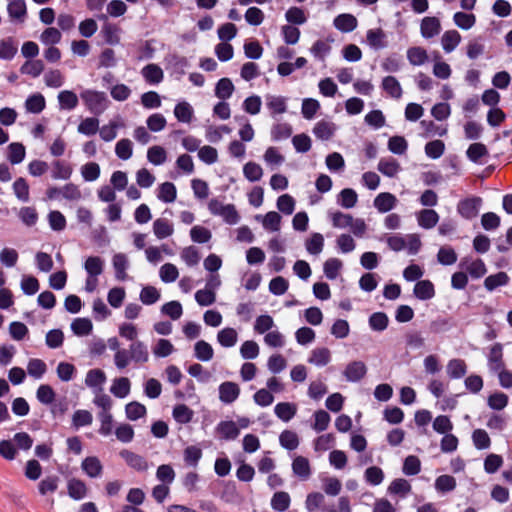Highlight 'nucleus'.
<instances>
[{"mask_svg":"<svg viewBox=\"0 0 512 512\" xmlns=\"http://www.w3.org/2000/svg\"><path fill=\"white\" fill-rule=\"evenodd\" d=\"M80 97L87 110L94 116H100L108 107V97L105 92L86 89L80 93Z\"/></svg>","mask_w":512,"mask_h":512,"instance_id":"1","label":"nucleus"},{"mask_svg":"<svg viewBox=\"0 0 512 512\" xmlns=\"http://www.w3.org/2000/svg\"><path fill=\"white\" fill-rule=\"evenodd\" d=\"M208 209L212 215L221 217L229 225H235L240 221V215L233 204H223L213 198L208 203Z\"/></svg>","mask_w":512,"mask_h":512,"instance_id":"2","label":"nucleus"},{"mask_svg":"<svg viewBox=\"0 0 512 512\" xmlns=\"http://www.w3.org/2000/svg\"><path fill=\"white\" fill-rule=\"evenodd\" d=\"M166 69L176 80H180L190 67L189 60L178 54H169L165 57Z\"/></svg>","mask_w":512,"mask_h":512,"instance_id":"3","label":"nucleus"},{"mask_svg":"<svg viewBox=\"0 0 512 512\" xmlns=\"http://www.w3.org/2000/svg\"><path fill=\"white\" fill-rule=\"evenodd\" d=\"M482 205V199L480 197H469L459 201L457 205V212L465 219L475 218Z\"/></svg>","mask_w":512,"mask_h":512,"instance_id":"4","label":"nucleus"},{"mask_svg":"<svg viewBox=\"0 0 512 512\" xmlns=\"http://www.w3.org/2000/svg\"><path fill=\"white\" fill-rule=\"evenodd\" d=\"M487 366L489 371L495 374L505 368L503 346L500 343H495L490 347L487 356Z\"/></svg>","mask_w":512,"mask_h":512,"instance_id":"5","label":"nucleus"},{"mask_svg":"<svg viewBox=\"0 0 512 512\" xmlns=\"http://www.w3.org/2000/svg\"><path fill=\"white\" fill-rule=\"evenodd\" d=\"M337 125L330 119H321L315 123L312 132L321 141L330 140L337 131Z\"/></svg>","mask_w":512,"mask_h":512,"instance_id":"6","label":"nucleus"},{"mask_svg":"<svg viewBox=\"0 0 512 512\" xmlns=\"http://www.w3.org/2000/svg\"><path fill=\"white\" fill-rule=\"evenodd\" d=\"M215 433L220 440L232 441L239 436V427L232 420L220 421L215 427Z\"/></svg>","mask_w":512,"mask_h":512,"instance_id":"7","label":"nucleus"},{"mask_svg":"<svg viewBox=\"0 0 512 512\" xmlns=\"http://www.w3.org/2000/svg\"><path fill=\"white\" fill-rule=\"evenodd\" d=\"M397 203L398 199L390 192H381L373 200V206L381 214L393 210Z\"/></svg>","mask_w":512,"mask_h":512,"instance_id":"8","label":"nucleus"},{"mask_svg":"<svg viewBox=\"0 0 512 512\" xmlns=\"http://www.w3.org/2000/svg\"><path fill=\"white\" fill-rule=\"evenodd\" d=\"M366 43L373 50H382L388 47L386 33L381 28L369 29L366 33Z\"/></svg>","mask_w":512,"mask_h":512,"instance_id":"9","label":"nucleus"},{"mask_svg":"<svg viewBox=\"0 0 512 512\" xmlns=\"http://www.w3.org/2000/svg\"><path fill=\"white\" fill-rule=\"evenodd\" d=\"M219 399L224 404L235 402L240 395V387L237 383L225 381L219 386Z\"/></svg>","mask_w":512,"mask_h":512,"instance_id":"10","label":"nucleus"},{"mask_svg":"<svg viewBox=\"0 0 512 512\" xmlns=\"http://www.w3.org/2000/svg\"><path fill=\"white\" fill-rule=\"evenodd\" d=\"M459 266L462 269L466 270L469 273V275L474 279H479L483 277L487 272L486 265L482 259L464 258L460 262Z\"/></svg>","mask_w":512,"mask_h":512,"instance_id":"11","label":"nucleus"},{"mask_svg":"<svg viewBox=\"0 0 512 512\" xmlns=\"http://www.w3.org/2000/svg\"><path fill=\"white\" fill-rule=\"evenodd\" d=\"M332 42L333 39L316 40L309 49L314 59L324 63L326 61V58L330 55L332 51Z\"/></svg>","mask_w":512,"mask_h":512,"instance_id":"12","label":"nucleus"},{"mask_svg":"<svg viewBox=\"0 0 512 512\" xmlns=\"http://www.w3.org/2000/svg\"><path fill=\"white\" fill-rule=\"evenodd\" d=\"M266 108L272 117L284 114L287 111V98L280 95L267 94L265 96Z\"/></svg>","mask_w":512,"mask_h":512,"instance_id":"13","label":"nucleus"},{"mask_svg":"<svg viewBox=\"0 0 512 512\" xmlns=\"http://www.w3.org/2000/svg\"><path fill=\"white\" fill-rule=\"evenodd\" d=\"M441 31V23L437 17H424L420 23L421 36L425 39H431L437 36Z\"/></svg>","mask_w":512,"mask_h":512,"instance_id":"14","label":"nucleus"},{"mask_svg":"<svg viewBox=\"0 0 512 512\" xmlns=\"http://www.w3.org/2000/svg\"><path fill=\"white\" fill-rule=\"evenodd\" d=\"M377 170L386 177L394 178L402 170L400 163L393 157H383L377 164Z\"/></svg>","mask_w":512,"mask_h":512,"instance_id":"15","label":"nucleus"},{"mask_svg":"<svg viewBox=\"0 0 512 512\" xmlns=\"http://www.w3.org/2000/svg\"><path fill=\"white\" fill-rule=\"evenodd\" d=\"M366 373L367 367L364 362L353 361L346 366L343 375L349 382H358L364 378Z\"/></svg>","mask_w":512,"mask_h":512,"instance_id":"16","label":"nucleus"},{"mask_svg":"<svg viewBox=\"0 0 512 512\" xmlns=\"http://www.w3.org/2000/svg\"><path fill=\"white\" fill-rule=\"evenodd\" d=\"M152 230L158 240H163L174 234V225L166 218H157L153 222Z\"/></svg>","mask_w":512,"mask_h":512,"instance_id":"17","label":"nucleus"},{"mask_svg":"<svg viewBox=\"0 0 512 512\" xmlns=\"http://www.w3.org/2000/svg\"><path fill=\"white\" fill-rule=\"evenodd\" d=\"M255 219L262 223V226L266 231L278 232L281 228L282 218L280 214L275 211H270L264 216L256 215Z\"/></svg>","mask_w":512,"mask_h":512,"instance_id":"18","label":"nucleus"},{"mask_svg":"<svg viewBox=\"0 0 512 512\" xmlns=\"http://www.w3.org/2000/svg\"><path fill=\"white\" fill-rule=\"evenodd\" d=\"M462 40L461 34L455 30H447L441 36V46L445 53L453 52Z\"/></svg>","mask_w":512,"mask_h":512,"instance_id":"19","label":"nucleus"},{"mask_svg":"<svg viewBox=\"0 0 512 512\" xmlns=\"http://www.w3.org/2000/svg\"><path fill=\"white\" fill-rule=\"evenodd\" d=\"M292 471L301 480H307L312 474L309 460L304 456H296L292 462Z\"/></svg>","mask_w":512,"mask_h":512,"instance_id":"20","label":"nucleus"},{"mask_svg":"<svg viewBox=\"0 0 512 512\" xmlns=\"http://www.w3.org/2000/svg\"><path fill=\"white\" fill-rule=\"evenodd\" d=\"M144 80L150 85H158L163 81L164 73L157 64H148L141 70Z\"/></svg>","mask_w":512,"mask_h":512,"instance_id":"21","label":"nucleus"},{"mask_svg":"<svg viewBox=\"0 0 512 512\" xmlns=\"http://www.w3.org/2000/svg\"><path fill=\"white\" fill-rule=\"evenodd\" d=\"M307 361L316 367H324L331 361V351L326 347H316L311 350Z\"/></svg>","mask_w":512,"mask_h":512,"instance_id":"22","label":"nucleus"},{"mask_svg":"<svg viewBox=\"0 0 512 512\" xmlns=\"http://www.w3.org/2000/svg\"><path fill=\"white\" fill-rule=\"evenodd\" d=\"M106 381V375L104 371L101 369H91L87 372L86 378H85V384L89 387L94 389L96 393H99L103 390V384Z\"/></svg>","mask_w":512,"mask_h":512,"instance_id":"23","label":"nucleus"},{"mask_svg":"<svg viewBox=\"0 0 512 512\" xmlns=\"http://www.w3.org/2000/svg\"><path fill=\"white\" fill-rule=\"evenodd\" d=\"M446 373L450 379H461L467 373V364L460 358L451 359L447 362Z\"/></svg>","mask_w":512,"mask_h":512,"instance_id":"24","label":"nucleus"},{"mask_svg":"<svg viewBox=\"0 0 512 512\" xmlns=\"http://www.w3.org/2000/svg\"><path fill=\"white\" fill-rule=\"evenodd\" d=\"M418 225L424 229H432L439 221L438 213L433 209H423L416 214Z\"/></svg>","mask_w":512,"mask_h":512,"instance_id":"25","label":"nucleus"},{"mask_svg":"<svg viewBox=\"0 0 512 512\" xmlns=\"http://www.w3.org/2000/svg\"><path fill=\"white\" fill-rule=\"evenodd\" d=\"M413 294L419 300H430L435 296L434 285L430 280H420L415 284Z\"/></svg>","mask_w":512,"mask_h":512,"instance_id":"26","label":"nucleus"},{"mask_svg":"<svg viewBox=\"0 0 512 512\" xmlns=\"http://www.w3.org/2000/svg\"><path fill=\"white\" fill-rule=\"evenodd\" d=\"M333 24L337 30L349 33L356 29L358 22L352 14L344 13L335 17Z\"/></svg>","mask_w":512,"mask_h":512,"instance_id":"27","label":"nucleus"},{"mask_svg":"<svg viewBox=\"0 0 512 512\" xmlns=\"http://www.w3.org/2000/svg\"><path fill=\"white\" fill-rule=\"evenodd\" d=\"M81 468L90 478H96L101 475L103 466L96 456H88L83 459Z\"/></svg>","mask_w":512,"mask_h":512,"instance_id":"28","label":"nucleus"},{"mask_svg":"<svg viewBox=\"0 0 512 512\" xmlns=\"http://www.w3.org/2000/svg\"><path fill=\"white\" fill-rule=\"evenodd\" d=\"M26 156V148L20 142H12L7 146V159L12 165L22 163Z\"/></svg>","mask_w":512,"mask_h":512,"instance_id":"29","label":"nucleus"},{"mask_svg":"<svg viewBox=\"0 0 512 512\" xmlns=\"http://www.w3.org/2000/svg\"><path fill=\"white\" fill-rule=\"evenodd\" d=\"M263 160L266 165L273 170L280 167L285 162V157L277 147L271 146L265 150Z\"/></svg>","mask_w":512,"mask_h":512,"instance_id":"30","label":"nucleus"},{"mask_svg":"<svg viewBox=\"0 0 512 512\" xmlns=\"http://www.w3.org/2000/svg\"><path fill=\"white\" fill-rule=\"evenodd\" d=\"M70 328L74 335L83 337L92 332L93 323L87 317H78L71 322Z\"/></svg>","mask_w":512,"mask_h":512,"instance_id":"31","label":"nucleus"},{"mask_svg":"<svg viewBox=\"0 0 512 512\" xmlns=\"http://www.w3.org/2000/svg\"><path fill=\"white\" fill-rule=\"evenodd\" d=\"M45 107V97L39 92L29 95L25 100V109L29 113L39 114Z\"/></svg>","mask_w":512,"mask_h":512,"instance_id":"32","label":"nucleus"},{"mask_svg":"<svg viewBox=\"0 0 512 512\" xmlns=\"http://www.w3.org/2000/svg\"><path fill=\"white\" fill-rule=\"evenodd\" d=\"M509 281V275L506 272L501 271L486 277L484 280V287L487 291L492 292L498 287L508 285Z\"/></svg>","mask_w":512,"mask_h":512,"instance_id":"33","label":"nucleus"},{"mask_svg":"<svg viewBox=\"0 0 512 512\" xmlns=\"http://www.w3.org/2000/svg\"><path fill=\"white\" fill-rule=\"evenodd\" d=\"M58 103L61 110L71 111L78 105V96L72 90H62L58 94Z\"/></svg>","mask_w":512,"mask_h":512,"instance_id":"34","label":"nucleus"},{"mask_svg":"<svg viewBox=\"0 0 512 512\" xmlns=\"http://www.w3.org/2000/svg\"><path fill=\"white\" fill-rule=\"evenodd\" d=\"M7 12L11 19L23 22L27 15V7L24 0H11L7 5Z\"/></svg>","mask_w":512,"mask_h":512,"instance_id":"35","label":"nucleus"},{"mask_svg":"<svg viewBox=\"0 0 512 512\" xmlns=\"http://www.w3.org/2000/svg\"><path fill=\"white\" fill-rule=\"evenodd\" d=\"M67 490L69 497L73 500L79 501L86 497L87 487L80 479H70L67 484Z\"/></svg>","mask_w":512,"mask_h":512,"instance_id":"36","label":"nucleus"},{"mask_svg":"<svg viewBox=\"0 0 512 512\" xmlns=\"http://www.w3.org/2000/svg\"><path fill=\"white\" fill-rule=\"evenodd\" d=\"M275 415L283 422H289L297 413V406L290 402H280L274 407Z\"/></svg>","mask_w":512,"mask_h":512,"instance_id":"37","label":"nucleus"},{"mask_svg":"<svg viewBox=\"0 0 512 512\" xmlns=\"http://www.w3.org/2000/svg\"><path fill=\"white\" fill-rule=\"evenodd\" d=\"M44 62L41 59H31L25 61L20 67V73L23 75H29L33 78L39 77L44 71Z\"/></svg>","mask_w":512,"mask_h":512,"instance_id":"38","label":"nucleus"},{"mask_svg":"<svg viewBox=\"0 0 512 512\" xmlns=\"http://www.w3.org/2000/svg\"><path fill=\"white\" fill-rule=\"evenodd\" d=\"M177 189L172 182H164L157 189V198L163 203H172L176 200Z\"/></svg>","mask_w":512,"mask_h":512,"instance_id":"39","label":"nucleus"},{"mask_svg":"<svg viewBox=\"0 0 512 512\" xmlns=\"http://www.w3.org/2000/svg\"><path fill=\"white\" fill-rule=\"evenodd\" d=\"M217 341L224 348H230L236 345L238 334L234 328L226 327L218 331Z\"/></svg>","mask_w":512,"mask_h":512,"instance_id":"40","label":"nucleus"},{"mask_svg":"<svg viewBox=\"0 0 512 512\" xmlns=\"http://www.w3.org/2000/svg\"><path fill=\"white\" fill-rule=\"evenodd\" d=\"M214 356V350L212 346L204 341L199 340L194 345V357L202 362L210 361Z\"/></svg>","mask_w":512,"mask_h":512,"instance_id":"41","label":"nucleus"},{"mask_svg":"<svg viewBox=\"0 0 512 512\" xmlns=\"http://www.w3.org/2000/svg\"><path fill=\"white\" fill-rule=\"evenodd\" d=\"M357 201L358 195L352 188H344L337 195V203L345 209L353 208L357 204Z\"/></svg>","mask_w":512,"mask_h":512,"instance_id":"42","label":"nucleus"},{"mask_svg":"<svg viewBox=\"0 0 512 512\" xmlns=\"http://www.w3.org/2000/svg\"><path fill=\"white\" fill-rule=\"evenodd\" d=\"M382 89L392 98L400 99L403 93L399 81L393 76H386L382 80Z\"/></svg>","mask_w":512,"mask_h":512,"instance_id":"43","label":"nucleus"},{"mask_svg":"<svg viewBox=\"0 0 512 512\" xmlns=\"http://www.w3.org/2000/svg\"><path fill=\"white\" fill-rule=\"evenodd\" d=\"M174 115L179 122L190 123L194 115V110L190 103L181 101L176 104Z\"/></svg>","mask_w":512,"mask_h":512,"instance_id":"44","label":"nucleus"},{"mask_svg":"<svg viewBox=\"0 0 512 512\" xmlns=\"http://www.w3.org/2000/svg\"><path fill=\"white\" fill-rule=\"evenodd\" d=\"M387 492L405 498L411 492V485L406 479L397 478L390 483Z\"/></svg>","mask_w":512,"mask_h":512,"instance_id":"45","label":"nucleus"},{"mask_svg":"<svg viewBox=\"0 0 512 512\" xmlns=\"http://www.w3.org/2000/svg\"><path fill=\"white\" fill-rule=\"evenodd\" d=\"M104 261L99 256H89L84 262V269L88 276L98 277L102 274Z\"/></svg>","mask_w":512,"mask_h":512,"instance_id":"46","label":"nucleus"},{"mask_svg":"<svg viewBox=\"0 0 512 512\" xmlns=\"http://www.w3.org/2000/svg\"><path fill=\"white\" fill-rule=\"evenodd\" d=\"M180 258L188 267L197 266L201 260L198 248L193 245L184 247L180 252Z\"/></svg>","mask_w":512,"mask_h":512,"instance_id":"47","label":"nucleus"},{"mask_svg":"<svg viewBox=\"0 0 512 512\" xmlns=\"http://www.w3.org/2000/svg\"><path fill=\"white\" fill-rule=\"evenodd\" d=\"M235 90L234 84L229 78H221L215 86V96L221 100L229 99Z\"/></svg>","mask_w":512,"mask_h":512,"instance_id":"48","label":"nucleus"},{"mask_svg":"<svg viewBox=\"0 0 512 512\" xmlns=\"http://www.w3.org/2000/svg\"><path fill=\"white\" fill-rule=\"evenodd\" d=\"M36 398L43 405H52L56 399V392L49 384H41L37 388Z\"/></svg>","mask_w":512,"mask_h":512,"instance_id":"49","label":"nucleus"},{"mask_svg":"<svg viewBox=\"0 0 512 512\" xmlns=\"http://www.w3.org/2000/svg\"><path fill=\"white\" fill-rule=\"evenodd\" d=\"M275 327L273 318L268 314H263L255 319L253 330L257 334H266Z\"/></svg>","mask_w":512,"mask_h":512,"instance_id":"50","label":"nucleus"},{"mask_svg":"<svg viewBox=\"0 0 512 512\" xmlns=\"http://www.w3.org/2000/svg\"><path fill=\"white\" fill-rule=\"evenodd\" d=\"M299 442L297 433L292 430H284L279 436L280 445L289 451L297 449Z\"/></svg>","mask_w":512,"mask_h":512,"instance_id":"51","label":"nucleus"},{"mask_svg":"<svg viewBox=\"0 0 512 512\" xmlns=\"http://www.w3.org/2000/svg\"><path fill=\"white\" fill-rule=\"evenodd\" d=\"M385 478L383 470L378 466H370L364 472V480L371 486L380 485Z\"/></svg>","mask_w":512,"mask_h":512,"instance_id":"52","label":"nucleus"},{"mask_svg":"<svg viewBox=\"0 0 512 512\" xmlns=\"http://www.w3.org/2000/svg\"><path fill=\"white\" fill-rule=\"evenodd\" d=\"M453 22L458 28L469 30L475 25L476 16L472 13L456 12L453 15Z\"/></svg>","mask_w":512,"mask_h":512,"instance_id":"53","label":"nucleus"},{"mask_svg":"<svg viewBox=\"0 0 512 512\" xmlns=\"http://www.w3.org/2000/svg\"><path fill=\"white\" fill-rule=\"evenodd\" d=\"M12 189L19 201L23 203L29 201V184L25 178H17L12 185Z\"/></svg>","mask_w":512,"mask_h":512,"instance_id":"54","label":"nucleus"},{"mask_svg":"<svg viewBox=\"0 0 512 512\" xmlns=\"http://www.w3.org/2000/svg\"><path fill=\"white\" fill-rule=\"evenodd\" d=\"M243 175L249 182H257L263 177V169L258 163L249 161L243 166Z\"/></svg>","mask_w":512,"mask_h":512,"instance_id":"55","label":"nucleus"},{"mask_svg":"<svg viewBox=\"0 0 512 512\" xmlns=\"http://www.w3.org/2000/svg\"><path fill=\"white\" fill-rule=\"evenodd\" d=\"M290 496L287 492H276L271 498V507L278 512L286 511L290 506Z\"/></svg>","mask_w":512,"mask_h":512,"instance_id":"56","label":"nucleus"},{"mask_svg":"<svg viewBox=\"0 0 512 512\" xmlns=\"http://www.w3.org/2000/svg\"><path fill=\"white\" fill-rule=\"evenodd\" d=\"M407 59L411 65L421 66L428 60V54L422 47H411L407 50Z\"/></svg>","mask_w":512,"mask_h":512,"instance_id":"57","label":"nucleus"},{"mask_svg":"<svg viewBox=\"0 0 512 512\" xmlns=\"http://www.w3.org/2000/svg\"><path fill=\"white\" fill-rule=\"evenodd\" d=\"M342 261L338 258H329L324 262L323 271L329 280H335L342 269Z\"/></svg>","mask_w":512,"mask_h":512,"instance_id":"58","label":"nucleus"},{"mask_svg":"<svg viewBox=\"0 0 512 512\" xmlns=\"http://www.w3.org/2000/svg\"><path fill=\"white\" fill-rule=\"evenodd\" d=\"M387 147L395 155H404L408 150V142L403 136H392L388 140Z\"/></svg>","mask_w":512,"mask_h":512,"instance_id":"59","label":"nucleus"},{"mask_svg":"<svg viewBox=\"0 0 512 512\" xmlns=\"http://www.w3.org/2000/svg\"><path fill=\"white\" fill-rule=\"evenodd\" d=\"M190 238L194 243L204 244L211 240L212 233L206 227L195 225L190 229Z\"/></svg>","mask_w":512,"mask_h":512,"instance_id":"60","label":"nucleus"},{"mask_svg":"<svg viewBox=\"0 0 512 512\" xmlns=\"http://www.w3.org/2000/svg\"><path fill=\"white\" fill-rule=\"evenodd\" d=\"M368 323L371 330L382 332L388 327L389 319L384 312H375L370 315Z\"/></svg>","mask_w":512,"mask_h":512,"instance_id":"61","label":"nucleus"},{"mask_svg":"<svg viewBox=\"0 0 512 512\" xmlns=\"http://www.w3.org/2000/svg\"><path fill=\"white\" fill-rule=\"evenodd\" d=\"M147 159L153 165H162L167 160L166 150L159 145L152 146L147 151Z\"/></svg>","mask_w":512,"mask_h":512,"instance_id":"62","label":"nucleus"},{"mask_svg":"<svg viewBox=\"0 0 512 512\" xmlns=\"http://www.w3.org/2000/svg\"><path fill=\"white\" fill-rule=\"evenodd\" d=\"M172 415L176 422L180 424H187L192 420L194 412L188 406L179 404L173 408Z\"/></svg>","mask_w":512,"mask_h":512,"instance_id":"63","label":"nucleus"},{"mask_svg":"<svg viewBox=\"0 0 512 512\" xmlns=\"http://www.w3.org/2000/svg\"><path fill=\"white\" fill-rule=\"evenodd\" d=\"M47 366L46 363L38 358H33L28 361L27 364V373L29 376L35 379H41L43 375L46 373Z\"/></svg>","mask_w":512,"mask_h":512,"instance_id":"64","label":"nucleus"}]
</instances>
